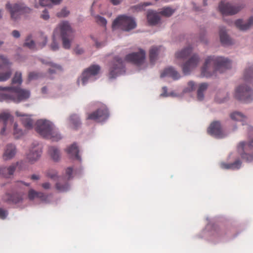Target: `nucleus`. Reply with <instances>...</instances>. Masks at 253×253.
Masks as SVG:
<instances>
[{
    "label": "nucleus",
    "instance_id": "nucleus-13",
    "mask_svg": "<svg viewBox=\"0 0 253 253\" xmlns=\"http://www.w3.org/2000/svg\"><path fill=\"white\" fill-rule=\"evenodd\" d=\"M114 63L110 70V77L115 78L122 72L124 68V63L122 59L118 57L114 58Z\"/></svg>",
    "mask_w": 253,
    "mask_h": 253
},
{
    "label": "nucleus",
    "instance_id": "nucleus-52",
    "mask_svg": "<svg viewBox=\"0 0 253 253\" xmlns=\"http://www.w3.org/2000/svg\"><path fill=\"white\" fill-rule=\"evenodd\" d=\"M0 59L2 61L3 65H11V63L10 62L7 57L4 55H0Z\"/></svg>",
    "mask_w": 253,
    "mask_h": 253
},
{
    "label": "nucleus",
    "instance_id": "nucleus-40",
    "mask_svg": "<svg viewBox=\"0 0 253 253\" xmlns=\"http://www.w3.org/2000/svg\"><path fill=\"white\" fill-rule=\"evenodd\" d=\"M61 1L62 0H40V4L42 6H48L51 4H59Z\"/></svg>",
    "mask_w": 253,
    "mask_h": 253
},
{
    "label": "nucleus",
    "instance_id": "nucleus-41",
    "mask_svg": "<svg viewBox=\"0 0 253 253\" xmlns=\"http://www.w3.org/2000/svg\"><path fill=\"white\" fill-rule=\"evenodd\" d=\"M43 63L49 65L51 68L49 69V73L50 74L55 73L57 71H61L62 68L61 67L57 64H54L51 62H44L43 61H42Z\"/></svg>",
    "mask_w": 253,
    "mask_h": 253
},
{
    "label": "nucleus",
    "instance_id": "nucleus-6",
    "mask_svg": "<svg viewBox=\"0 0 253 253\" xmlns=\"http://www.w3.org/2000/svg\"><path fill=\"white\" fill-rule=\"evenodd\" d=\"M235 97L245 103H249L253 100V92L246 86H239L236 89Z\"/></svg>",
    "mask_w": 253,
    "mask_h": 253
},
{
    "label": "nucleus",
    "instance_id": "nucleus-59",
    "mask_svg": "<svg viewBox=\"0 0 253 253\" xmlns=\"http://www.w3.org/2000/svg\"><path fill=\"white\" fill-rule=\"evenodd\" d=\"M42 187L44 189H48L50 188L51 186L49 182H45L42 184Z\"/></svg>",
    "mask_w": 253,
    "mask_h": 253
},
{
    "label": "nucleus",
    "instance_id": "nucleus-25",
    "mask_svg": "<svg viewBox=\"0 0 253 253\" xmlns=\"http://www.w3.org/2000/svg\"><path fill=\"white\" fill-rule=\"evenodd\" d=\"M192 51L191 47H187L180 51L177 52L175 53V57L177 60H184L191 54Z\"/></svg>",
    "mask_w": 253,
    "mask_h": 253
},
{
    "label": "nucleus",
    "instance_id": "nucleus-31",
    "mask_svg": "<svg viewBox=\"0 0 253 253\" xmlns=\"http://www.w3.org/2000/svg\"><path fill=\"white\" fill-rule=\"evenodd\" d=\"M28 197L30 200H33L35 198H39L42 200L46 199V196L42 192H36L33 189L29 191Z\"/></svg>",
    "mask_w": 253,
    "mask_h": 253
},
{
    "label": "nucleus",
    "instance_id": "nucleus-46",
    "mask_svg": "<svg viewBox=\"0 0 253 253\" xmlns=\"http://www.w3.org/2000/svg\"><path fill=\"white\" fill-rule=\"evenodd\" d=\"M46 175L51 179H54L57 177V173L55 170L51 169L46 172Z\"/></svg>",
    "mask_w": 253,
    "mask_h": 253
},
{
    "label": "nucleus",
    "instance_id": "nucleus-3",
    "mask_svg": "<svg viewBox=\"0 0 253 253\" xmlns=\"http://www.w3.org/2000/svg\"><path fill=\"white\" fill-rule=\"evenodd\" d=\"M59 31L62 41V45L65 49H69L74 38V30L68 21H62L59 24L54 32Z\"/></svg>",
    "mask_w": 253,
    "mask_h": 253
},
{
    "label": "nucleus",
    "instance_id": "nucleus-15",
    "mask_svg": "<svg viewBox=\"0 0 253 253\" xmlns=\"http://www.w3.org/2000/svg\"><path fill=\"white\" fill-rule=\"evenodd\" d=\"M208 132L217 138H222L224 136L220 123L218 121L212 123L208 130Z\"/></svg>",
    "mask_w": 253,
    "mask_h": 253
},
{
    "label": "nucleus",
    "instance_id": "nucleus-33",
    "mask_svg": "<svg viewBox=\"0 0 253 253\" xmlns=\"http://www.w3.org/2000/svg\"><path fill=\"white\" fill-rule=\"evenodd\" d=\"M241 166V162L240 160H237L234 162L230 164L222 163V168L226 169H239Z\"/></svg>",
    "mask_w": 253,
    "mask_h": 253
},
{
    "label": "nucleus",
    "instance_id": "nucleus-50",
    "mask_svg": "<svg viewBox=\"0 0 253 253\" xmlns=\"http://www.w3.org/2000/svg\"><path fill=\"white\" fill-rule=\"evenodd\" d=\"M196 89V84H195L192 82L190 81L188 83V87L186 88L188 91H191Z\"/></svg>",
    "mask_w": 253,
    "mask_h": 253
},
{
    "label": "nucleus",
    "instance_id": "nucleus-57",
    "mask_svg": "<svg viewBox=\"0 0 253 253\" xmlns=\"http://www.w3.org/2000/svg\"><path fill=\"white\" fill-rule=\"evenodd\" d=\"M12 35L15 38H19L20 36V34L18 31L13 30L12 32Z\"/></svg>",
    "mask_w": 253,
    "mask_h": 253
},
{
    "label": "nucleus",
    "instance_id": "nucleus-38",
    "mask_svg": "<svg viewBox=\"0 0 253 253\" xmlns=\"http://www.w3.org/2000/svg\"><path fill=\"white\" fill-rule=\"evenodd\" d=\"M37 41L38 48H42L46 45L47 41V38L46 36L42 33H41L39 36Z\"/></svg>",
    "mask_w": 253,
    "mask_h": 253
},
{
    "label": "nucleus",
    "instance_id": "nucleus-49",
    "mask_svg": "<svg viewBox=\"0 0 253 253\" xmlns=\"http://www.w3.org/2000/svg\"><path fill=\"white\" fill-rule=\"evenodd\" d=\"M151 3H150V2H144L143 3H141V4H139L137 5H136L134 6V8L136 9H137L138 10H142L143 9V8L147 6H148V5H151Z\"/></svg>",
    "mask_w": 253,
    "mask_h": 253
},
{
    "label": "nucleus",
    "instance_id": "nucleus-54",
    "mask_svg": "<svg viewBox=\"0 0 253 253\" xmlns=\"http://www.w3.org/2000/svg\"><path fill=\"white\" fill-rule=\"evenodd\" d=\"M7 215V211L2 208H0V218L1 219H4L6 218Z\"/></svg>",
    "mask_w": 253,
    "mask_h": 253
},
{
    "label": "nucleus",
    "instance_id": "nucleus-39",
    "mask_svg": "<svg viewBox=\"0 0 253 253\" xmlns=\"http://www.w3.org/2000/svg\"><path fill=\"white\" fill-rule=\"evenodd\" d=\"M244 80L247 82H251L253 80V66L247 68L244 74Z\"/></svg>",
    "mask_w": 253,
    "mask_h": 253
},
{
    "label": "nucleus",
    "instance_id": "nucleus-27",
    "mask_svg": "<svg viewBox=\"0 0 253 253\" xmlns=\"http://www.w3.org/2000/svg\"><path fill=\"white\" fill-rule=\"evenodd\" d=\"M67 153L71 157H74L77 160H80V157L79 155V149L76 144L74 143L66 149Z\"/></svg>",
    "mask_w": 253,
    "mask_h": 253
},
{
    "label": "nucleus",
    "instance_id": "nucleus-45",
    "mask_svg": "<svg viewBox=\"0 0 253 253\" xmlns=\"http://www.w3.org/2000/svg\"><path fill=\"white\" fill-rule=\"evenodd\" d=\"M24 134L23 130L21 129L18 128V125L15 123L14 125V131L13 135L15 138H18L23 135Z\"/></svg>",
    "mask_w": 253,
    "mask_h": 253
},
{
    "label": "nucleus",
    "instance_id": "nucleus-43",
    "mask_svg": "<svg viewBox=\"0 0 253 253\" xmlns=\"http://www.w3.org/2000/svg\"><path fill=\"white\" fill-rule=\"evenodd\" d=\"M22 83V74L20 72H16L12 79V84H21Z\"/></svg>",
    "mask_w": 253,
    "mask_h": 253
},
{
    "label": "nucleus",
    "instance_id": "nucleus-26",
    "mask_svg": "<svg viewBox=\"0 0 253 253\" xmlns=\"http://www.w3.org/2000/svg\"><path fill=\"white\" fill-rule=\"evenodd\" d=\"M5 71L0 72V82H5L8 80L12 75V70L10 68L11 65H7ZM2 65L0 64V69H1Z\"/></svg>",
    "mask_w": 253,
    "mask_h": 253
},
{
    "label": "nucleus",
    "instance_id": "nucleus-5",
    "mask_svg": "<svg viewBox=\"0 0 253 253\" xmlns=\"http://www.w3.org/2000/svg\"><path fill=\"white\" fill-rule=\"evenodd\" d=\"M253 149V137L248 142H241L237 147V151L241 158L247 162L253 161V153L249 154L248 151Z\"/></svg>",
    "mask_w": 253,
    "mask_h": 253
},
{
    "label": "nucleus",
    "instance_id": "nucleus-53",
    "mask_svg": "<svg viewBox=\"0 0 253 253\" xmlns=\"http://www.w3.org/2000/svg\"><path fill=\"white\" fill-rule=\"evenodd\" d=\"M73 173V169L72 168H68L66 170V174L68 176L67 180H69L72 178V174Z\"/></svg>",
    "mask_w": 253,
    "mask_h": 253
},
{
    "label": "nucleus",
    "instance_id": "nucleus-24",
    "mask_svg": "<svg viewBox=\"0 0 253 253\" xmlns=\"http://www.w3.org/2000/svg\"><path fill=\"white\" fill-rule=\"evenodd\" d=\"M21 199V196L17 193L11 195L6 193L3 197V200L4 201L15 204L19 202Z\"/></svg>",
    "mask_w": 253,
    "mask_h": 253
},
{
    "label": "nucleus",
    "instance_id": "nucleus-58",
    "mask_svg": "<svg viewBox=\"0 0 253 253\" xmlns=\"http://www.w3.org/2000/svg\"><path fill=\"white\" fill-rule=\"evenodd\" d=\"M123 0H109L110 2L114 5H117L120 4Z\"/></svg>",
    "mask_w": 253,
    "mask_h": 253
},
{
    "label": "nucleus",
    "instance_id": "nucleus-63",
    "mask_svg": "<svg viewBox=\"0 0 253 253\" xmlns=\"http://www.w3.org/2000/svg\"><path fill=\"white\" fill-rule=\"evenodd\" d=\"M76 52L78 54H81L82 53H83V51L82 49L80 50L76 49Z\"/></svg>",
    "mask_w": 253,
    "mask_h": 253
},
{
    "label": "nucleus",
    "instance_id": "nucleus-22",
    "mask_svg": "<svg viewBox=\"0 0 253 253\" xmlns=\"http://www.w3.org/2000/svg\"><path fill=\"white\" fill-rule=\"evenodd\" d=\"M18 163L16 164H12L9 167H1L0 168V175L4 177H8L13 174L14 172L17 165Z\"/></svg>",
    "mask_w": 253,
    "mask_h": 253
},
{
    "label": "nucleus",
    "instance_id": "nucleus-10",
    "mask_svg": "<svg viewBox=\"0 0 253 253\" xmlns=\"http://www.w3.org/2000/svg\"><path fill=\"white\" fill-rule=\"evenodd\" d=\"M200 61L199 56L196 54H193L188 60L182 64L181 66L184 74L188 75L191 71L194 69L198 65Z\"/></svg>",
    "mask_w": 253,
    "mask_h": 253
},
{
    "label": "nucleus",
    "instance_id": "nucleus-7",
    "mask_svg": "<svg viewBox=\"0 0 253 253\" xmlns=\"http://www.w3.org/2000/svg\"><path fill=\"white\" fill-rule=\"evenodd\" d=\"M109 116L108 109L105 105H102L96 111L88 114L87 119L93 120L97 122H102L106 121Z\"/></svg>",
    "mask_w": 253,
    "mask_h": 253
},
{
    "label": "nucleus",
    "instance_id": "nucleus-64",
    "mask_svg": "<svg viewBox=\"0 0 253 253\" xmlns=\"http://www.w3.org/2000/svg\"><path fill=\"white\" fill-rule=\"evenodd\" d=\"M248 129L250 131H253V127L250 126H248Z\"/></svg>",
    "mask_w": 253,
    "mask_h": 253
},
{
    "label": "nucleus",
    "instance_id": "nucleus-28",
    "mask_svg": "<svg viewBox=\"0 0 253 253\" xmlns=\"http://www.w3.org/2000/svg\"><path fill=\"white\" fill-rule=\"evenodd\" d=\"M219 36L221 42L222 44L229 45L232 43L231 40L226 34V30L224 27L220 28Z\"/></svg>",
    "mask_w": 253,
    "mask_h": 253
},
{
    "label": "nucleus",
    "instance_id": "nucleus-62",
    "mask_svg": "<svg viewBox=\"0 0 253 253\" xmlns=\"http://www.w3.org/2000/svg\"><path fill=\"white\" fill-rule=\"evenodd\" d=\"M46 90H47V88L46 87H43L42 89V92L43 93H45L46 92Z\"/></svg>",
    "mask_w": 253,
    "mask_h": 253
},
{
    "label": "nucleus",
    "instance_id": "nucleus-30",
    "mask_svg": "<svg viewBox=\"0 0 253 253\" xmlns=\"http://www.w3.org/2000/svg\"><path fill=\"white\" fill-rule=\"evenodd\" d=\"M69 122L74 129H77L81 125V120L79 116L76 114H73L70 116Z\"/></svg>",
    "mask_w": 253,
    "mask_h": 253
},
{
    "label": "nucleus",
    "instance_id": "nucleus-56",
    "mask_svg": "<svg viewBox=\"0 0 253 253\" xmlns=\"http://www.w3.org/2000/svg\"><path fill=\"white\" fill-rule=\"evenodd\" d=\"M38 77V74L35 72H31L29 73L28 76V79L29 81L36 79Z\"/></svg>",
    "mask_w": 253,
    "mask_h": 253
},
{
    "label": "nucleus",
    "instance_id": "nucleus-35",
    "mask_svg": "<svg viewBox=\"0 0 253 253\" xmlns=\"http://www.w3.org/2000/svg\"><path fill=\"white\" fill-rule=\"evenodd\" d=\"M48 152L52 159L55 161H57L60 157V153L59 150L54 147L49 148Z\"/></svg>",
    "mask_w": 253,
    "mask_h": 253
},
{
    "label": "nucleus",
    "instance_id": "nucleus-11",
    "mask_svg": "<svg viewBox=\"0 0 253 253\" xmlns=\"http://www.w3.org/2000/svg\"><path fill=\"white\" fill-rule=\"evenodd\" d=\"M100 67L97 65H93L84 71L82 74L81 81L83 85H85L94 76L98 74Z\"/></svg>",
    "mask_w": 253,
    "mask_h": 253
},
{
    "label": "nucleus",
    "instance_id": "nucleus-16",
    "mask_svg": "<svg viewBox=\"0 0 253 253\" xmlns=\"http://www.w3.org/2000/svg\"><path fill=\"white\" fill-rule=\"evenodd\" d=\"M6 9L10 13L11 17L13 19H16L20 13L24 10L23 5L19 4H15L12 5L9 2H7L6 4Z\"/></svg>",
    "mask_w": 253,
    "mask_h": 253
},
{
    "label": "nucleus",
    "instance_id": "nucleus-18",
    "mask_svg": "<svg viewBox=\"0 0 253 253\" xmlns=\"http://www.w3.org/2000/svg\"><path fill=\"white\" fill-rule=\"evenodd\" d=\"M16 152V147L14 145L12 144H7L4 149L2 156L3 159L4 160L11 159L15 156Z\"/></svg>",
    "mask_w": 253,
    "mask_h": 253
},
{
    "label": "nucleus",
    "instance_id": "nucleus-34",
    "mask_svg": "<svg viewBox=\"0 0 253 253\" xmlns=\"http://www.w3.org/2000/svg\"><path fill=\"white\" fill-rule=\"evenodd\" d=\"M208 86L207 83H202L199 85L197 91V98L199 100L201 101L204 99V91L207 89Z\"/></svg>",
    "mask_w": 253,
    "mask_h": 253
},
{
    "label": "nucleus",
    "instance_id": "nucleus-61",
    "mask_svg": "<svg viewBox=\"0 0 253 253\" xmlns=\"http://www.w3.org/2000/svg\"><path fill=\"white\" fill-rule=\"evenodd\" d=\"M5 88H10V86L3 87L0 86V90H9V89H7Z\"/></svg>",
    "mask_w": 253,
    "mask_h": 253
},
{
    "label": "nucleus",
    "instance_id": "nucleus-9",
    "mask_svg": "<svg viewBox=\"0 0 253 253\" xmlns=\"http://www.w3.org/2000/svg\"><path fill=\"white\" fill-rule=\"evenodd\" d=\"M243 6L229 2L221 1L218 5L219 11L222 15H234L240 11Z\"/></svg>",
    "mask_w": 253,
    "mask_h": 253
},
{
    "label": "nucleus",
    "instance_id": "nucleus-19",
    "mask_svg": "<svg viewBox=\"0 0 253 253\" xmlns=\"http://www.w3.org/2000/svg\"><path fill=\"white\" fill-rule=\"evenodd\" d=\"M166 76L170 77L174 80H178L180 78V74L172 67L166 68L161 73V78H164Z\"/></svg>",
    "mask_w": 253,
    "mask_h": 253
},
{
    "label": "nucleus",
    "instance_id": "nucleus-44",
    "mask_svg": "<svg viewBox=\"0 0 253 253\" xmlns=\"http://www.w3.org/2000/svg\"><path fill=\"white\" fill-rule=\"evenodd\" d=\"M24 45L32 49H35L36 46L34 41L32 40L31 36L27 37Z\"/></svg>",
    "mask_w": 253,
    "mask_h": 253
},
{
    "label": "nucleus",
    "instance_id": "nucleus-32",
    "mask_svg": "<svg viewBox=\"0 0 253 253\" xmlns=\"http://www.w3.org/2000/svg\"><path fill=\"white\" fill-rule=\"evenodd\" d=\"M231 118L236 121L242 122V125H245L247 122V118L243 114L239 112H234L230 115Z\"/></svg>",
    "mask_w": 253,
    "mask_h": 253
},
{
    "label": "nucleus",
    "instance_id": "nucleus-29",
    "mask_svg": "<svg viewBox=\"0 0 253 253\" xmlns=\"http://www.w3.org/2000/svg\"><path fill=\"white\" fill-rule=\"evenodd\" d=\"M55 187L59 192H65L69 189V185L67 180H64L63 178H61L59 181L56 183Z\"/></svg>",
    "mask_w": 253,
    "mask_h": 253
},
{
    "label": "nucleus",
    "instance_id": "nucleus-17",
    "mask_svg": "<svg viewBox=\"0 0 253 253\" xmlns=\"http://www.w3.org/2000/svg\"><path fill=\"white\" fill-rule=\"evenodd\" d=\"M42 149L40 146L37 145L30 149L27 155V158L31 163H34L38 160L41 157Z\"/></svg>",
    "mask_w": 253,
    "mask_h": 253
},
{
    "label": "nucleus",
    "instance_id": "nucleus-2",
    "mask_svg": "<svg viewBox=\"0 0 253 253\" xmlns=\"http://www.w3.org/2000/svg\"><path fill=\"white\" fill-rule=\"evenodd\" d=\"M36 131L42 137L57 141L61 139L57 129L49 121L38 120L36 123Z\"/></svg>",
    "mask_w": 253,
    "mask_h": 253
},
{
    "label": "nucleus",
    "instance_id": "nucleus-20",
    "mask_svg": "<svg viewBox=\"0 0 253 253\" xmlns=\"http://www.w3.org/2000/svg\"><path fill=\"white\" fill-rule=\"evenodd\" d=\"M147 18L149 24L151 25H156L158 24L160 21L159 13L153 10L148 11Z\"/></svg>",
    "mask_w": 253,
    "mask_h": 253
},
{
    "label": "nucleus",
    "instance_id": "nucleus-23",
    "mask_svg": "<svg viewBox=\"0 0 253 253\" xmlns=\"http://www.w3.org/2000/svg\"><path fill=\"white\" fill-rule=\"evenodd\" d=\"M236 26L241 30L245 31L249 29L253 25V17H250L247 23H244L242 20L238 19L235 21Z\"/></svg>",
    "mask_w": 253,
    "mask_h": 253
},
{
    "label": "nucleus",
    "instance_id": "nucleus-42",
    "mask_svg": "<svg viewBox=\"0 0 253 253\" xmlns=\"http://www.w3.org/2000/svg\"><path fill=\"white\" fill-rule=\"evenodd\" d=\"M174 9H173L169 7H164L159 12V14L166 17L170 16L174 12Z\"/></svg>",
    "mask_w": 253,
    "mask_h": 253
},
{
    "label": "nucleus",
    "instance_id": "nucleus-1",
    "mask_svg": "<svg viewBox=\"0 0 253 253\" xmlns=\"http://www.w3.org/2000/svg\"><path fill=\"white\" fill-rule=\"evenodd\" d=\"M231 63L229 60L222 57L209 56L206 61L202 69V74L206 77L212 76L213 73H211L212 70L213 72L222 73L226 69L231 68Z\"/></svg>",
    "mask_w": 253,
    "mask_h": 253
},
{
    "label": "nucleus",
    "instance_id": "nucleus-55",
    "mask_svg": "<svg viewBox=\"0 0 253 253\" xmlns=\"http://www.w3.org/2000/svg\"><path fill=\"white\" fill-rule=\"evenodd\" d=\"M41 17L43 20H48L49 18L48 12L45 9L42 12V13L41 15Z\"/></svg>",
    "mask_w": 253,
    "mask_h": 253
},
{
    "label": "nucleus",
    "instance_id": "nucleus-48",
    "mask_svg": "<svg viewBox=\"0 0 253 253\" xmlns=\"http://www.w3.org/2000/svg\"><path fill=\"white\" fill-rule=\"evenodd\" d=\"M69 13V11L65 8H63L60 12L57 13V16L58 17H65Z\"/></svg>",
    "mask_w": 253,
    "mask_h": 253
},
{
    "label": "nucleus",
    "instance_id": "nucleus-47",
    "mask_svg": "<svg viewBox=\"0 0 253 253\" xmlns=\"http://www.w3.org/2000/svg\"><path fill=\"white\" fill-rule=\"evenodd\" d=\"M50 48L53 51H55L59 48V45L56 42L54 35H53L52 37V42L51 43Z\"/></svg>",
    "mask_w": 253,
    "mask_h": 253
},
{
    "label": "nucleus",
    "instance_id": "nucleus-51",
    "mask_svg": "<svg viewBox=\"0 0 253 253\" xmlns=\"http://www.w3.org/2000/svg\"><path fill=\"white\" fill-rule=\"evenodd\" d=\"M96 21L98 23L103 26H105L107 23L106 20L104 17L100 16L96 17Z\"/></svg>",
    "mask_w": 253,
    "mask_h": 253
},
{
    "label": "nucleus",
    "instance_id": "nucleus-21",
    "mask_svg": "<svg viewBox=\"0 0 253 253\" xmlns=\"http://www.w3.org/2000/svg\"><path fill=\"white\" fill-rule=\"evenodd\" d=\"M16 115L18 117H22V118L21 119V122L26 129H30L32 128L34 122L29 116L25 115L18 111L16 112Z\"/></svg>",
    "mask_w": 253,
    "mask_h": 253
},
{
    "label": "nucleus",
    "instance_id": "nucleus-8",
    "mask_svg": "<svg viewBox=\"0 0 253 253\" xmlns=\"http://www.w3.org/2000/svg\"><path fill=\"white\" fill-rule=\"evenodd\" d=\"M9 90L12 91L13 94V102L18 103L25 101L30 96V91L29 90L23 89L19 87L10 86Z\"/></svg>",
    "mask_w": 253,
    "mask_h": 253
},
{
    "label": "nucleus",
    "instance_id": "nucleus-36",
    "mask_svg": "<svg viewBox=\"0 0 253 253\" xmlns=\"http://www.w3.org/2000/svg\"><path fill=\"white\" fill-rule=\"evenodd\" d=\"M9 92L5 93H0V101L3 102H9L13 101V94L12 93V91L7 90Z\"/></svg>",
    "mask_w": 253,
    "mask_h": 253
},
{
    "label": "nucleus",
    "instance_id": "nucleus-37",
    "mask_svg": "<svg viewBox=\"0 0 253 253\" xmlns=\"http://www.w3.org/2000/svg\"><path fill=\"white\" fill-rule=\"evenodd\" d=\"M161 46H153L149 51V57L151 62H155L157 59L158 51L160 50Z\"/></svg>",
    "mask_w": 253,
    "mask_h": 253
},
{
    "label": "nucleus",
    "instance_id": "nucleus-60",
    "mask_svg": "<svg viewBox=\"0 0 253 253\" xmlns=\"http://www.w3.org/2000/svg\"><path fill=\"white\" fill-rule=\"evenodd\" d=\"M39 178V176L36 174H33L31 176V179L33 180H38Z\"/></svg>",
    "mask_w": 253,
    "mask_h": 253
},
{
    "label": "nucleus",
    "instance_id": "nucleus-12",
    "mask_svg": "<svg viewBox=\"0 0 253 253\" xmlns=\"http://www.w3.org/2000/svg\"><path fill=\"white\" fill-rule=\"evenodd\" d=\"M145 59V52L142 49H140L137 52L128 54L125 57V60L136 65H140L142 64Z\"/></svg>",
    "mask_w": 253,
    "mask_h": 253
},
{
    "label": "nucleus",
    "instance_id": "nucleus-4",
    "mask_svg": "<svg viewBox=\"0 0 253 253\" xmlns=\"http://www.w3.org/2000/svg\"><path fill=\"white\" fill-rule=\"evenodd\" d=\"M136 24L134 20L131 17L126 15L118 16L113 22V29L120 28L125 31H129L135 28Z\"/></svg>",
    "mask_w": 253,
    "mask_h": 253
},
{
    "label": "nucleus",
    "instance_id": "nucleus-14",
    "mask_svg": "<svg viewBox=\"0 0 253 253\" xmlns=\"http://www.w3.org/2000/svg\"><path fill=\"white\" fill-rule=\"evenodd\" d=\"M13 122L12 116L8 113L3 112L0 114V123H3V126L0 131V136L1 137L7 134V126L10 125Z\"/></svg>",
    "mask_w": 253,
    "mask_h": 253
}]
</instances>
